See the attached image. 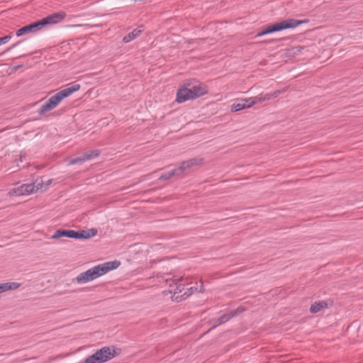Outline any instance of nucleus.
Masks as SVG:
<instances>
[{
    "label": "nucleus",
    "instance_id": "nucleus-14",
    "mask_svg": "<svg viewBox=\"0 0 363 363\" xmlns=\"http://www.w3.org/2000/svg\"><path fill=\"white\" fill-rule=\"evenodd\" d=\"M332 305L333 301L330 300L315 301L311 306L310 312L311 313H316L323 309L328 308Z\"/></svg>",
    "mask_w": 363,
    "mask_h": 363
},
{
    "label": "nucleus",
    "instance_id": "nucleus-20",
    "mask_svg": "<svg viewBox=\"0 0 363 363\" xmlns=\"http://www.w3.org/2000/svg\"><path fill=\"white\" fill-rule=\"evenodd\" d=\"M248 101H250L252 106L257 103H262L263 101H265L264 94L261 93L256 96L250 97L248 99Z\"/></svg>",
    "mask_w": 363,
    "mask_h": 363
},
{
    "label": "nucleus",
    "instance_id": "nucleus-21",
    "mask_svg": "<svg viewBox=\"0 0 363 363\" xmlns=\"http://www.w3.org/2000/svg\"><path fill=\"white\" fill-rule=\"evenodd\" d=\"M179 170L178 169H174L169 172L164 173L162 174L160 177V180H168L170 178H172L173 176L177 175L178 174Z\"/></svg>",
    "mask_w": 363,
    "mask_h": 363
},
{
    "label": "nucleus",
    "instance_id": "nucleus-5",
    "mask_svg": "<svg viewBox=\"0 0 363 363\" xmlns=\"http://www.w3.org/2000/svg\"><path fill=\"white\" fill-rule=\"evenodd\" d=\"M307 22L308 20H297L294 18L284 20L274 24L269 25L262 31L259 32L256 35V37H260L267 34L281 31L286 29L294 28L298 26L306 23Z\"/></svg>",
    "mask_w": 363,
    "mask_h": 363
},
{
    "label": "nucleus",
    "instance_id": "nucleus-12",
    "mask_svg": "<svg viewBox=\"0 0 363 363\" xmlns=\"http://www.w3.org/2000/svg\"><path fill=\"white\" fill-rule=\"evenodd\" d=\"M35 188L34 184H22L16 189H13L12 191L9 192V194L16 196L28 195L35 191Z\"/></svg>",
    "mask_w": 363,
    "mask_h": 363
},
{
    "label": "nucleus",
    "instance_id": "nucleus-4",
    "mask_svg": "<svg viewBox=\"0 0 363 363\" xmlns=\"http://www.w3.org/2000/svg\"><path fill=\"white\" fill-rule=\"evenodd\" d=\"M307 22L308 20H297L294 18L284 20L274 24L269 25L262 31L259 32L256 35V37H260L267 34L281 31L286 29L294 28L298 26L306 23Z\"/></svg>",
    "mask_w": 363,
    "mask_h": 363
},
{
    "label": "nucleus",
    "instance_id": "nucleus-8",
    "mask_svg": "<svg viewBox=\"0 0 363 363\" xmlns=\"http://www.w3.org/2000/svg\"><path fill=\"white\" fill-rule=\"evenodd\" d=\"M115 356V351L111 352L108 347H104L98 350L94 354L89 356L84 361V363H104Z\"/></svg>",
    "mask_w": 363,
    "mask_h": 363
},
{
    "label": "nucleus",
    "instance_id": "nucleus-6",
    "mask_svg": "<svg viewBox=\"0 0 363 363\" xmlns=\"http://www.w3.org/2000/svg\"><path fill=\"white\" fill-rule=\"evenodd\" d=\"M98 233L96 228H90L86 230H81L75 231L74 230L60 229L55 231L52 238L58 239L62 237H67L74 239H89L95 236Z\"/></svg>",
    "mask_w": 363,
    "mask_h": 363
},
{
    "label": "nucleus",
    "instance_id": "nucleus-25",
    "mask_svg": "<svg viewBox=\"0 0 363 363\" xmlns=\"http://www.w3.org/2000/svg\"><path fill=\"white\" fill-rule=\"evenodd\" d=\"M200 283H201V286H200V289H199V291L201 293H203L204 292L203 283L201 280L200 281Z\"/></svg>",
    "mask_w": 363,
    "mask_h": 363
},
{
    "label": "nucleus",
    "instance_id": "nucleus-17",
    "mask_svg": "<svg viewBox=\"0 0 363 363\" xmlns=\"http://www.w3.org/2000/svg\"><path fill=\"white\" fill-rule=\"evenodd\" d=\"M20 286V284L16 282H7L0 284V294L9 290L16 289Z\"/></svg>",
    "mask_w": 363,
    "mask_h": 363
},
{
    "label": "nucleus",
    "instance_id": "nucleus-23",
    "mask_svg": "<svg viewBox=\"0 0 363 363\" xmlns=\"http://www.w3.org/2000/svg\"><path fill=\"white\" fill-rule=\"evenodd\" d=\"M11 38V35H6L4 37L0 38V45L5 44L8 43Z\"/></svg>",
    "mask_w": 363,
    "mask_h": 363
},
{
    "label": "nucleus",
    "instance_id": "nucleus-3",
    "mask_svg": "<svg viewBox=\"0 0 363 363\" xmlns=\"http://www.w3.org/2000/svg\"><path fill=\"white\" fill-rule=\"evenodd\" d=\"M80 89V84L74 83L69 84L67 86L52 96L46 102L43 104L38 110V113L42 115L45 112L54 109L63 99L68 97L72 93Z\"/></svg>",
    "mask_w": 363,
    "mask_h": 363
},
{
    "label": "nucleus",
    "instance_id": "nucleus-13",
    "mask_svg": "<svg viewBox=\"0 0 363 363\" xmlns=\"http://www.w3.org/2000/svg\"><path fill=\"white\" fill-rule=\"evenodd\" d=\"M203 162V158H192L188 160L183 161L179 167V172L182 174L184 171L186 169H190L194 166L200 165Z\"/></svg>",
    "mask_w": 363,
    "mask_h": 363
},
{
    "label": "nucleus",
    "instance_id": "nucleus-18",
    "mask_svg": "<svg viewBox=\"0 0 363 363\" xmlns=\"http://www.w3.org/2000/svg\"><path fill=\"white\" fill-rule=\"evenodd\" d=\"M288 86H286L280 90H277L272 94H264L265 101H269L273 98L278 97L281 94L285 93L288 90Z\"/></svg>",
    "mask_w": 363,
    "mask_h": 363
},
{
    "label": "nucleus",
    "instance_id": "nucleus-16",
    "mask_svg": "<svg viewBox=\"0 0 363 363\" xmlns=\"http://www.w3.org/2000/svg\"><path fill=\"white\" fill-rule=\"evenodd\" d=\"M142 31H143L142 30H140L138 28L134 29L132 32L129 33L128 34L125 35L123 37V41L125 43H128L132 41L133 40H134L136 38H138V36H140V34L142 33Z\"/></svg>",
    "mask_w": 363,
    "mask_h": 363
},
{
    "label": "nucleus",
    "instance_id": "nucleus-9",
    "mask_svg": "<svg viewBox=\"0 0 363 363\" xmlns=\"http://www.w3.org/2000/svg\"><path fill=\"white\" fill-rule=\"evenodd\" d=\"M245 311L242 307H239L236 310L230 311L228 313L223 314L218 319H213L211 320L210 324L213 325V328L223 324L230 320L232 318L237 316Z\"/></svg>",
    "mask_w": 363,
    "mask_h": 363
},
{
    "label": "nucleus",
    "instance_id": "nucleus-24",
    "mask_svg": "<svg viewBox=\"0 0 363 363\" xmlns=\"http://www.w3.org/2000/svg\"><path fill=\"white\" fill-rule=\"evenodd\" d=\"M303 49V48L301 46H296L291 48V51L293 54H296L301 52Z\"/></svg>",
    "mask_w": 363,
    "mask_h": 363
},
{
    "label": "nucleus",
    "instance_id": "nucleus-22",
    "mask_svg": "<svg viewBox=\"0 0 363 363\" xmlns=\"http://www.w3.org/2000/svg\"><path fill=\"white\" fill-rule=\"evenodd\" d=\"M85 162V160L84 158V157H75V158H72L71 159L68 164H81V163H83Z\"/></svg>",
    "mask_w": 363,
    "mask_h": 363
},
{
    "label": "nucleus",
    "instance_id": "nucleus-1",
    "mask_svg": "<svg viewBox=\"0 0 363 363\" xmlns=\"http://www.w3.org/2000/svg\"><path fill=\"white\" fill-rule=\"evenodd\" d=\"M207 92L206 86L200 82L186 83L177 90L176 101L181 104L188 100L201 97L207 94Z\"/></svg>",
    "mask_w": 363,
    "mask_h": 363
},
{
    "label": "nucleus",
    "instance_id": "nucleus-2",
    "mask_svg": "<svg viewBox=\"0 0 363 363\" xmlns=\"http://www.w3.org/2000/svg\"><path fill=\"white\" fill-rule=\"evenodd\" d=\"M120 265L119 261L107 262L95 266L84 272L80 273L76 280L79 284H84L91 281L111 270L116 269Z\"/></svg>",
    "mask_w": 363,
    "mask_h": 363
},
{
    "label": "nucleus",
    "instance_id": "nucleus-10",
    "mask_svg": "<svg viewBox=\"0 0 363 363\" xmlns=\"http://www.w3.org/2000/svg\"><path fill=\"white\" fill-rule=\"evenodd\" d=\"M66 17V13L64 11H60L54 13L40 20L43 26V28L48 25H53L63 21Z\"/></svg>",
    "mask_w": 363,
    "mask_h": 363
},
{
    "label": "nucleus",
    "instance_id": "nucleus-26",
    "mask_svg": "<svg viewBox=\"0 0 363 363\" xmlns=\"http://www.w3.org/2000/svg\"><path fill=\"white\" fill-rule=\"evenodd\" d=\"M18 44H19V42H18V43H15V44H13L12 46L9 47V48L6 50V51L7 52V51L11 50V49H13L14 47H16Z\"/></svg>",
    "mask_w": 363,
    "mask_h": 363
},
{
    "label": "nucleus",
    "instance_id": "nucleus-19",
    "mask_svg": "<svg viewBox=\"0 0 363 363\" xmlns=\"http://www.w3.org/2000/svg\"><path fill=\"white\" fill-rule=\"evenodd\" d=\"M101 151L99 150H94L87 152H85L83 155L85 161L90 160L96 158L99 156Z\"/></svg>",
    "mask_w": 363,
    "mask_h": 363
},
{
    "label": "nucleus",
    "instance_id": "nucleus-15",
    "mask_svg": "<svg viewBox=\"0 0 363 363\" xmlns=\"http://www.w3.org/2000/svg\"><path fill=\"white\" fill-rule=\"evenodd\" d=\"M251 106L250 101H248V99L238 100L231 106V111L237 112Z\"/></svg>",
    "mask_w": 363,
    "mask_h": 363
},
{
    "label": "nucleus",
    "instance_id": "nucleus-7",
    "mask_svg": "<svg viewBox=\"0 0 363 363\" xmlns=\"http://www.w3.org/2000/svg\"><path fill=\"white\" fill-rule=\"evenodd\" d=\"M185 279L183 277H178L177 276H174L172 277V281L174 283L176 288L174 289V295L173 299L177 302H180L183 300H185L189 296H190L194 291L198 290L197 287L191 286L186 289V291L184 292V294L179 295L184 290L185 283H183V281Z\"/></svg>",
    "mask_w": 363,
    "mask_h": 363
},
{
    "label": "nucleus",
    "instance_id": "nucleus-11",
    "mask_svg": "<svg viewBox=\"0 0 363 363\" xmlns=\"http://www.w3.org/2000/svg\"><path fill=\"white\" fill-rule=\"evenodd\" d=\"M43 26L40 23V21H38L17 30L16 35V36L19 37L28 33H35L41 30Z\"/></svg>",
    "mask_w": 363,
    "mask_h": 363
}]
</instances>
